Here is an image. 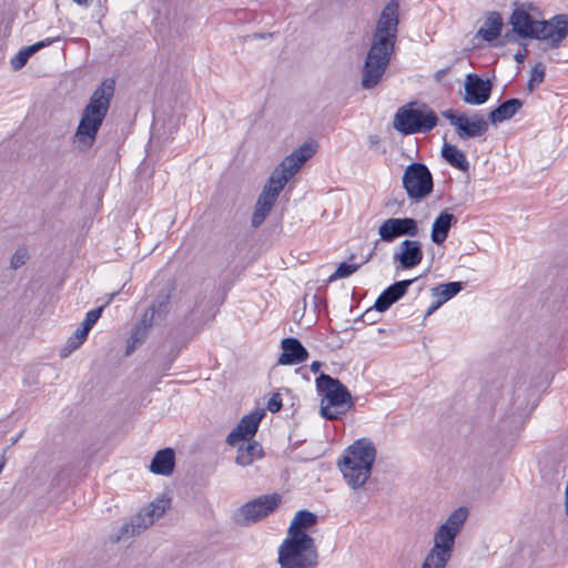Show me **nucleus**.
<instances>
[{
    "label": "nucleus",
    "instance_id": "c756f323",
    "mask_svg": "<svg viewBox=\"0 0 568 568\" xmlns=\"http://www.w3.org/2000/svg\"><path fill=\"white\" fill-rule=\"evenodd\" d=\"M464 288V283L462 282H449L446 284H439L432 288V295L438 297V300L444 304L454 296H456Z\"/></svg>",
    "mask_w": 568,
    "mask_h": 568
},
{
    "label": "nucleus",
    "instance_id": "2eb2a0df",
    "mask_svg": "<svg viewBox=\"0 0 568 568\" xmlns=\"http://www.w3.org/2000/svg\"><path fill=\"white\" fill-rule=\"evenodd\" d=\"M491 90L490 80H484L478 74L469 73L465 78L462 99L466 104L481 105L489 100Z\"/></svg>",
    "mask_w": 568,
    "mask_h": 568
},
{
    "label": "nucleus",
    "instance_id": "1a4fd4ad",
    "mask_svg": "<svg viewBox=\"0 0 568 568\" xmlns=\"http://www.w3.org/2000/svg\"><path fill=\"white\" fill-rule=\"evenodd\" d=\"M402 182L408 199L415 202L426 199L434 189L433 175L427 165L420 162L406 166Z\"/></svg>",
    "mask_w": 568,
    "mask_h": 568
},
{
    "label": "nucleus",
    "instance_id": "9b49d317",
    "mask_svg": "<svg viewBox=\"0 0 568 568\" xmlns=\"http://www.w3.org/2000/svg\"><path fill=\"white\" fill-rule=\"evenodd\" d=\"M280 503L278 494L260 496L241 506L234 514V521L240 526H248L273 513Z\"/></svg>",
    "mask_w": 568,
    "mask_h": 568
},
{
    "label": "nucleus",
    "instance_id": "c85d7f7f",
    "mask_svg": "<svg viewBox=\"0 0 568 568\" xmlns=\"http://www.w3.org/2000/svg\"><path fill=\"white\" fill-rule=\"evenodd\" d=\"M442 156L452 166L463 172H466L469 169V162L465 153L460 151L456 145L445 142L442 148Z\"/></svg>",
    "mask_w": 568,
    "mask_h": 568
},
{
    "label": "nucleus",
    "instance_id": "2f4dec72",
    "mask_svg": "<svg viewBox=\"0 0 568 568\" xmlns=\"http://www.w3.org/2000/svg\"><path fill=\"white\" fill-rule=\"evenodd\" d=\"M40 50L39 44H31L29 47H26L24 49L20 50L12 59H11V67L13 70H20L23 68L29 58L34 54L37 51Z\"/></svg>",
    "mask_w": 568,
    "mask_h": 568
},
{
    "label": "nucleus",
    "instance_id": "e433bc0d",
    "mask_svg": "<svg viewBox=\"0 0 568 568\" xmlns=\"http://www.w3.org/2000/svg\"><path fill=\"white\" fill-rule=\"evenodd\" d=\"M266 408L271 413H277L282 408V397L278 393H274L266 404Z\"/></svg>",
    "mask_w": 568,
    "mask_h": 568
},
{
    "label": "nucleus",
    "instance_id": "ddd939ff",
    "mask_svg": "<svg viewBox=\"0 0 568 568\" xmlns=\"http://www.w3.org/2000/svg\"><path fill=\"white\" fill-rule=\"evenodd\" d=\"M536 40L541 41L544 50L557 49L568 36V14L559 13L538 23Z\"/></svg>",
    "mask_w": 568,
    "mask_h": 568
},
{
    "label": "nucleus",
    "instance_id": "39448f33",
    "mask_svg": "<svg viewBox=\"0 0 568 568\" xmlns=\"http://www.w3.org/2000/svg\"><path fill=\"white\" fill-rule=\"evenodd\" d=\"M376 458V448L371 439L355 440L338 463L339 470L347 485L358 489L368 480Z\"/></svg>",
    "mask_w": 568,
    "mask_h": 568
},
{
    "label": "nucleus",
    "instance_id": "393cba45",
    "mask_svg": "<svg viewBox=\"0 0 568 568\" xmlns=\"http://www.w3.org/2000/svg\"><path fill=\"white\" fill-rule=\"evenodd\" d=\"M237 448L235 463L240 466H248L254 460L263 457V449L260 443L255 440L241 442Z\"/></svg>",
    "mask_w": 568,
    "mask_h": 568
},
{
    "label": "nucleus",
    "instance_id": "8fccbe9b",
    "mask_svg": "<svg viewBox=\"0 0 568 568\" xmlns=\"http://www.w3.org/2000/svg\"><path fill=\"white\" fill-rule=\"evenodd\" d=\"M253 38H255V39H260L261 38L262 39V38H264V36L262 33H255V34H253Z\"/></svg>",
    "mask_w": 568,
    "mask_h": 568
},
{
    "label": "nucleus",
    "instance_id": "9d476101",
    "mask_svg": "<svg viewBox=\"0 0 568 568\" xmlns=\"http://www.w3.org/2000/svg\"><path fill=\"white\" fill-rule=\"evenodd\" d=\"M170 499L164 496L154 499L148 509L138 513L130 523H126L121 527L116 541L140 535L148 527L153 525V523L170 508Z\"/></svg>",
    "mask_w": 568,
    "mask_h": 568
},
{
    "label": "nucleus",
    "instance_id": "20e7f679",
    "mask_svg": "<svg viewBox=\"0 0 568 568\" xmlns=\"http://www.w3.org/2000/svg\"><path fill=\"white\" fill-rule=\"evenodd\" d=\"M468 517L466 507L455 509L434 535V545L426 554L420 568H446L454 551L455 539Z\"/></svg>",
    "mask_w": 568,
    "mask_h": 568
},
{
    "label": "nucleus",
    "instance_id": "a18cd8bd",
    "mask_svg": "<svg viewBox=\"0 0 568 568\" xmlns=\"http://www.w3.org/2000/svg\"><path fill=\"white\" fill-rule=\"evenodd\" d=\"M448 70H449L448 68L438 70L435 74V78L437 80H440L443 77H445L447 74Z\"/></svg>",
    "mask_w": 568,
    "mask_h": 568
},
{
    "label": "nucleus",
    "instance_id": "a878e982",
    "mask_svg": "<svg viewBox=\"0 0 568 568\" xmlns=\"http://www.w3.org/2000/svg\"><path fill=\"white\" fill-rule=\"evenodd\" d=\"M503 19L496 11L490 12L483 27L477 31V37H480L487 42L496 40L501 32Z\"/></svg>",
    "mask_w": 568,
    "mask_h": 568
},
{
    "label": "nucleus",
    "instance_id": "4be33fe9",
    "mask_svg": "<svg viewBox=\"0 0 568 568\" xmlns=\"http://www.w3.org/2000/svg\"><path fill=\"white\" fill-rule=\"evenodd\" d=\"M456 223L457 217L453 213H449L448 211H442L435 219L432 226L430 239L433 243L438 246L442 245L447 239L449 230Z\"/></svg>",
    "mask_w": 568,
    "mask_h": 568
},
{
    "label": "nucleus",
    "instance_id": "473e14b6",
    "mask_svg": "<svg viewBox=\"0 0 568 568\" xmlns=\"http://www.w3.org/2000/svg\"><path fill=\"white\" fill-rule=\"evenodd\" d=\"M546 75L545 65L541 62L535 64L531 70L530 78L527 83V89L529 92H532L537 85L544 82Z\"/></svg>",
    "mask_w": 568,
    "mask_h": 568
},
{
    "label": "nucleus",
    "instance_id": "49530a36",
    "mask_svg": "<svg viewBox=\"0 0 568 568\" xmlns=\"http://www.w3.org/2000/svg\"><path fill=\"white\" fill-rule=\"evenodd\" d=\"M321 367H322L321 362L315 361L311 364V371L314 373L318 372Z\"/></svg>",
    "mask_w": 568,
    "mask_h": 568
},
{
    "label": "nucleus",
    "instance_id": "4c0bfd02",
    "mask_svg": "<svg viewBox=\"0 0 568 568\" xmlns=\"http://www.w3.org/2000/svg\"><path fill=\"white\" fill-rule=\"evenodd\" d=\"M442 115L444 118H446L447 120H449L450 124L457 129V126L460 122V119H462V114H456L454 110L449 109V110L443 111Z\"/></svg>",
    "mask_w": 568,
    "mask_h": 568
},
{
    "label": "nucleus",
    "instance_id": "ea45409f",
    "mask_svg": "<svg viewBox=\"0 0 568 568\" xmlns=\"http://www.w3.org/2000/svg\"><path fill=\"white\" fill-rule=\"evenodd\" d=\"M368 143L371 148H377L381 143V138L377 134H371L368 136Z\"/></svg>",
    "mask_w": 568,
    "mask_h": 568
},
{
    "label": "nucleus",
    "instance_id": "6e6552de",
    "mask_svg": "<svg viewBox=\"0 0 568 568\" xmlns=\"http://www.w3.org/2000/svg\"><path fill=\"white\" fill-rule=\"evenodd\" d=\"M438 122L437 114L424 105L415 109L409 104L398 109L394 118V128L407 135L414 133H426L433 130Z\"/></svg>",
    "mask_w": 568,
    "mask_h": 568
},
{
    "label": "nucleus",
    "instance_id": "dca6fc26",
    "mask_svg": "<svg viewBox=\"0 0 568 568\" xmlns=\"http://www.w3.org/2000/svg\"><path fill=\"white\" fill-rule=\"evenodd\" d=\"M378 233L383 241L393 242L399 236H416L418 226L412 217H390L379 226Z\"/></svg>",
    "mask_w": 568,
    "mask_h": 568
},
{
    "label": "nucleus",
    "instance_id": "423d86ee",
    "mask_svg": "<svg viewBox=\"0 0 568 568\" xmlns=\"http://www.w3.org/2000/svg\"><path fill=\"white\" fill-rule=\"evenodd\" d=\"M316 388L322 395L320 414L327 420L339 419L354 406L349 390L337 378L322 373L316 378Z\"/></svg>",
    "mask_w": 568,
    "mask_h": 568
},
{
    "label": "nucleus",
    "instance_id": "37998d69",
    "mask_svg": "<svg viewBox=\"0 0 568 568\" xmlns=\"http://www.w3.org/2000/svg\"><path fill=\"white\" fill-rule=\"evenodd\" d=\"M513 41H515V33L514 32H506L503 36V41H501L503 44L508 43V42H513Z\"/></svg>",
    "mask_w": 568,
    "mask_h": 568
},
{
    "label": "nucleus",
    "instance_id": "58836bf2",
    "mask_svg": "<svg viewBox=\"0 0 568 568\" xmlns=\"http://www.w3.org/2000/svg\"><path fill=\"white\" fill-rule=\"evenodd\" d=\"M398 248H420V243L418 241L405 240Z\"/></svg>",
    "mask_w": 568,
    "mask_h": 568
},
{
    "label": "nucleus",
    "instance_id": "c9c22d12",
    "mask_svg": "<svg viewBox=\"0 0 568 568\" xmlns=\"http://www.w3.org/2000/svg\"><path fill=\"white\" fill-rule=\"evenodd\" d=\"M29 260L28 251H16L11 257L10 266L13 270L19 268Z\"/></svg>",
    "mask_w": 568,
    "mask_h": 568
},
{
    "label": "nucleus",
    "instance_id": "7c9ffc66",
    "mask_svg": "<svg viewBox=\"0 0 568 568\" xmlns=\"http://www.w3.org/2000/svg\"><path fill=\"white\" fill-rule=\"evenodd\" d=\"M423 258V251H399L395 254L394 261L397 264V270H408L420 263Z\"/></svg>",
    "mask_w": 568,
    "mask_h": 568
},
{
    "label": "nucleus",
    "instance_id": "09e8293b",
    "mask_svg": "<svg viewBox=\"0 0 568 568\" xmlns=\"http://www.w3.org/2000/svg\"><path fill=\"white\" fill-rule=\"evenodd\" d=\"M79 6H88L91 0H73Z\"/></svg>",
    "mask_w": 568,
    "mask_h": 568
},
{
    "label": "nucleus",
    "instance_id": "c03bdc74",
    "mask_svg": "<svg viewBox=\"0 0 568 568\" xmlns=\"http://www.w3.org/2000/svg\"><path fill=\"white\" fill-rule=\"evenodd\" d=\"M92 327L93 326H91L90 324H88L84 321L81 323V326H80L81 331L84 332V334H89V332L91 331Z\"/></svg>",
    "mask_w": 568,
    "mask_h": 568
},
{
    "label": "nucleus",
    "instance_id": "f257e3e1",
    "mask_svg": "<svg viewBox=\"0 0 568 568\" xmlns=\"http://www.w3.org/2000/svg\"><path fill=\"white\" fill-rule=\"evenodd\" d=\"M398 12L399 3L396 0L387 2L382 10L362 70V87L364 89L375 88L389 64L397 39Z\"/></svg>",
    "mask_w": 568,
    "mask_h": 568
},
{
    "label": "nucleus",
    "instance_id": "f8f14e48",
    "mask_svg": "<svg viewBox=\"0 0 568 568\" xmlns=\"http://www.w3.org/2000/svg\"><path fill=\"white\" fill-rule=\"evenodd\" d=\"M151 294L158 292L156 300L144 312L143 316H149L151 323L163 320L169 312V300L175 291V283L171 277L158 275L149 286Z\"/></svg>",
    "mask_w": 568,
    "mask_h": 568
},
{
    "label": "nucleus",
    "instance_id": "72a5a7b5",
    "mask_svg": "<svg viewBox=\"0 0 568 568\" xmlns=\"http://www.w3.org/2000/svg\"><path fill=\"white\" fill-rule=\"evenodd\" d=\"M116 294L118 293L110 294L109 298H108V301H106V303L104 305L89 311L87 313L85 318L83 321L87 322L88 324H90L91 326H93L98 322V320L101 317V314H102V311H103L104 306L110 304Z\"/></svg>",
    "mask_w": 568,
    "mask_h": 568
},
{
    "label": "nucleus",
    "instance_id": "0eeeda50",
    "mask_svg": "<svg viewBox=\"0 0 568 568\" xmlns=\"http://www.w3.org/2000/svg\"><path fill=\"white\" fill-rule=\"evenodd\" d=\"M318 557L314 538L298 532L280 545L277 562L281 568H317Z\"/></svg>",
    "mask_w": 568,
    "mask_h": 568
},
{
    "label": "nucleus",
    "instance_id": "a211bd4d",
    "mask_svg": "<svg viewBox=\"0 0 568 568\" xmlns=\"http://www.w3.org/2000/svg\"><path fill=\"white\" fill-rule=\"evenodd\" d=\"M282 354L278 358L281 365H296L308 358V352L295 337H286L281 343Z\"/></svg>",
    "mask_w": 568,
    "mask_h": 568
},
{
    "label": "nucleus",
    "instance_id": "aec40b11",
    "mask_svg": "<svg viewBox=\"0 0 568 568\" xmlns=\"http://www.w3.org/2000/svg\"><path fill=\"white\" fill-rule=\"evenodd\" d=\"M488 122L484 116L474 114L468 118L467 115L462 114V119L456 131L460 139H471L481 136L488 131Z\"/></svg>",
    "mask_w": 568,
    "mask_h": 568
},
{
    "label": "nucleus",
    "instance_id": "b1692460",
    "mask_svg": "<svg viewBox=\"0 0 568 568\" xmlns=\"http://www.w3.org/2000/svg\"><path fill=\"white\" fill-rule=\"evenodd\" d=\"M152 325L153 323L150 322L149 316L142 315L140 322L136 323L131 331L126 344L125 355H131L136 349V347L145 342L149 329L152 327Z\"/></svg>",
    "mask_w": 568,
    "mask_h": 568
},
{
    "label": "nucleus",
    "instance_id": "cd10ccee",
    "mask_svg": "<svg viewBox=\"0 0 568 568\" xmlns=\"http://www.w3.org/2000/svg\"><path fill=\"white\" fill-rule=\"evenodd\" d=\"M317 523V516L308 510H300L295 514L288 531L287 537H293L295 534H307L306 530Z\"/></svg>",
    "mask_w": 568,
    "mask_h": 568
},
{
    "label": "nucleus",
    "instance_id": "bb28decb",
    "mask_svg": "<svg viewBox=\"0 0 568 568\" xmlns=\"http://www.w3.org/2000/svg\"><path fill=\"white\" fill-rule=\"evenodd\" d=\"M372 252L359 262H356V255L352 254L346 262H342L327 278V283H333L337 280L347 278L354 274L363 264L367 263L372 258Z\"/></svg>",
    "mask_w": 568,
    "mask_h": 568
},
{
    "label": "nucleus",
    "instance_id": "6ab92c4d",
    "mask_svg": "<svg viewBox=\"0 0 568 568\" xmlns=\"http://www.w3.org/2000/svg\"><path fill=\"white\" fill-rule=\"evenodd\" d=\"M414 280H403L389 285L375 301V310L378 312L387 311L394 303L399 301L407 292Z\"/></svg>",
    "mask_w": 568,
    "mask_h": 568
},
{
    "label": "nucleus",
    "instance_id": "7ed1b4c3",
    "mask_svg": "<svg viewBox=\"0 0 568 568\" xmlns=\"http://www.w3.org/2000/svg\"><path fill=\"white\" fill-rule=\"evenodd\" d=\"M113 94L114 81L106 79L91 95L89 103L82 111L75 132V138L83 145L91 146L94 143L97 134L108 114Z\"/></svg>",
    "mask_w": 568,
    "mask_h": 568
},
{
    "label": "nucleus",
    "instance_id": "de8ad7c7",
    "mask_svg": "<svg viewBox=\"0 0 568 568\" xmlns=\"http://www.w3.org/2000/svg\"><path fill=\"white\" fill-rule=\"evenodd\" d=\"M514 58L516 62L523 63L525 61L526 55L523 52H517Z\"/></svg>",
    "mask_w": 568,
    "mask_h": 568
},
{
    "label": "nucleus",
    "instance_id": "a19ab883",
    "mask_svg": "<svg viewBox=\"0 0 568 568\" xmlns=\"http://www.w3.org/2000/svg\"><path fill=\"white\" fill-rule=\"evenodd\" d=\"M442 305H443V303H442L439 300H437L435 303H433V304L428 307V310H427V311H426V313H425V316L427 317V316L432 315V314H433L437 308H439Z\"/></svg>",
    "mask_w": 568,
    "mask_h": 568
},
{
    "label": "nucleus",
    "instance_id": "f3484780",
    "mask_svg": "<svg viewBox=\"0 0 568 568\" xmlns=\"http://www.w3.org/2000/svg\"><path fill=\"white\" fill-rule=\"evenodd\" d=\"M263 416V410L245 415L227 435L226 443L230 446H236L241 442L251 440L255 436Z\"/></svg>",
    "mask_w": 568,
    "mask_h": 568
},
{
    "label": "nucleus",
    "instance_id": "79ce46f5",
    "mask_svg": "<svg viewBox=\"0 0 568 568\" xmlns=\"http://www.w3.org/2000/svg\"><path fill=\"white\" fill-rule=\"evenodd\" d=\"M59 38H47L45 40H42V41H39L37 42L36 44H39L40 45V49H43L50 44H52L55 40H58Z\"/></svg>",
    "mask_w": 568,
    "mask_h": 568
},
{
    "label": "nucleus",
    "instance_id": "f03ea898",
    "mask_svg": "<svg viewBox=\"0 0 568 568\" xmlns=\"http://www.w3.org/2000/svg\"><path fill=\"white\" fill-rule=\"evenodd\" d=\"M315 152V144L304 143L290 155L285 156L273 170L257 199L252 214L251 224L253 227H258L264 222L286 183Z\"/></svg>",
    "mask_w": 568,
    "mask_h": 568
},
{
    "label": "nucleus",
    "instance_id": "3c124183",
    "mask_svg": "<svg viewBox=\"0 0 568 568\" xmlns=\"http://www.w3.org/2000/svg\"><path fill=\"white\" fill-rule=\"evenodd\" d=\"M313 300L316 302L318 300L317 295H314Z\"/></svg>",
    "mask_w": 568,
    "mask_h": 568
},
{
    "label": "nucleus",
    "instance_id": "412c9836",
    "mask_svg": "<svg viewBox=\"0 0 568 568\" xmlns=\"http://www.w3.org/2000/svg\"><path fill=\"white\" fill-rule=\"evenodd\" d=\"M175 466V453L166 447L155 453L150 464V471L156 475L170 476Z\"/></svg>",
    "mask_w": 568,
    "mask_h": 568
},
{
    "label": "nucleus",
    "instance_id": "4468645a",
    "mask_svg": "<svg viewBox=\"0 0 568 568\" xmlns=\"http://www.w3.org/2000/svg\"><path fill=\"white\" fill-rule=\"evenodd\" d=\"M531 6H518L511 12L509 24L513 32L523 39H536L538 36V23L540 20L531 13Z\"/></svg>",
    "mask_w": 568,
    "mask_h": 568
},
{
    "label": "nucleus",
    "instance_id": "f704fd0d",
    "mask_svg": "<svg viewBox=\"0 0 568 568\" xmlns=\"http://www.w3.org/2000/svg\"><path fill=\"white\" fill-rule=\"evenodd\" d=\"M88 334L81 331L80 327L75 329V332L68 338L67 346L70 351H74L80 347L85 341Z\"/></svg>",
    "mask_w": 568,
    "mask_h": 568
},
{
    "label": "nucleus",
    "instance_id": "5701e85b",
    "mask_svg": "<svg viewBox=\"0 0 568 568\" xmlns=\"http://www.w3.org/2000/svg\"><path fill=\"white\" fill-rule=\"evenodd\" d=\"M523 104L524 102L517 98L508 99L489 112L488 120L495 125L509 120L523 108Z\"/></svg>",
    "mask_w": 568,
    "mask_h": 568
}]
</instances>
